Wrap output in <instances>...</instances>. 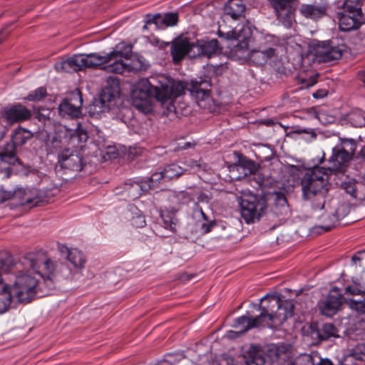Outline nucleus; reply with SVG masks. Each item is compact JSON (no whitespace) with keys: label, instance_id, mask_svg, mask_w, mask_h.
Masks as SVG:
<instances>
[{"label":"nucleus","instance_id":"nucleus-13","mask_svg":"<svg viewBox=\"0 0 365 365\" xmlns=\"http://www.w3.org/2000/svg\"><path fill=\"white\" fill-rule=\"evenodd\" d=\"M113 51H118V55L109 59L110 64L104 67V68L110 73H123L125 71H130L134 69L129 63L125 61L129 60L132 48L130 46L124 43H119L116 46L115 49Z\"/></svg>","mask_w":365,"mask_h":365},{"label":"nucleus","instance_id":"nucleus-48","mask_svg":"<svg viewBox=\"0 0 365 365\" xmlns=\"http://www.w3.org/2000/svg\"><path fill=\"white\" fill-rule=\"evenodd\" d=\"M289 171L292 173H302V170L301 169V168L298 167V166H296V165H291L289 166Z\"/></svg>","mask_w":365,"mask_h":365},{"label":"nucleus","instance_id":"nucleus-53","mask_svg":"<svg viewBox=\"0 0 365 365\" xmlns=\"http://www.w3.org/2000/svg\"><path fill=\"white\" fill-rule=\"evenodd\" d=\"M351 307H354L356 309H359L360 307H361V302L351 303Z\"/></svg>","mask_w":365,"mask_h":365},{"label":"nucleus","instance_id":"nucleus-56","mask_svg":"<svg viewBox=\"0 0 365 365\" xmlns=\"http://www.w3.org/2000/svg\"><path fill=\"white\" fill-rule=\"evenodd\" d=\"M364 123V119H361L359 122L354 123L356 126H361Z\"/></svg>","mask_w":365,"mask_h":365},{"label":"nucleus","instance_id":"nucleus-35","mask_svg":"<svg viewBox=\"0 0 365 365\" xmlns=\"http://www.w3.org/2000/svg\"><path fill=\"white\" fill-rule=\"evenodd\" d=\"M160 215L163 222V227L167 230L175 232L177 220L174 214L169 213L167 210H163Z\"/></svg>","mask_w":365,"mask_h":365},{"label":"nucleus","instance_id":"nucleus-6","mask_svg":"<svg viewBox=\"0 0 365 365\" xmlns=\"http://www.w3.org/2000/svg\"><path fill=\"white\" fill-rule=\"evenodd\" d=\"M118 51H111L106 55L96 53L76 54L65 61L56 62L54 65L57 71H77L86 68H93L108 63L109 59L118 55Z\"/></svg>","mask_w":365,"mask_h":365},{"label":"nucleus","instance_id":"nucleus-50","mask_svg":"<svg viewBox=\"0 0 365 365\" xmlns=\"http://www.w3.org/2000/svg\"><path fill=\"white\" fill-rule=\"evenodd\" d=\"M312 112L315 118L318 119L320 121H322V114L317 113V111L314 109L312 110Z\"/></svg>","mask_w":365,"mask_h":365},{"label":"nucleus","instance_id":"nucleus-14","mask_svg":"<svg viewBox=\"0 0 365 365\" xmlns=\"http://www.w3.org/2000/svg\"><path fill=\"white\" fill-rule=\"evenodd\" d=\"M171 54L175 62L180 61L186 55L190 58L203 56L202 42L190 43L186 39L178 41L171 48Z\"/></svg>","mask_w":365,"mask_h":365},{"label":"nucleus","instance_id":"nucleus-45","mask_svg":"<svg viewBox=\"0 0 365 365\" xmlns=\"http://www.w3.org/2000/svg\"><path fill=\"white\" fill-rule=\"evenodd\" d=\"M12 195L13 193L11 191H6L1 188L0 189V202L9 199Z\"/></svg>","mask_w":365,"mask_h":365},{"label":"nucleus","instance_id":"nucleus-58","mask_svg":"<svg viewBox=\"0 0 365 365\" xmlns=\"http://www.w3.org/2000/svg\"><path fill=\"white\" fill-rule=\"evenodd\" d=\"M356 259H357V260H359V257H356V256H354V257H352V260H353V261H356Z\"/></svg>","mask_w":365,"mask_h":365},{"label":"nucleus","instance_id":"nucleus-10","mask_svg":"<svg viewBox=\"0 0 365 365\" xmlns=\"http://www.w3.org/2000/svg\"><path fill=\"white\" fill-rule=\"evenodd\" d=\"M55 126L54 133L48 132L47 129L45 140L46 143H51L56 146L58 143L71 141L72 143H84L88 139L86 131L81 126H78L75 130L68 128L63 125H56Z\"/></svg>","mask_w":365,"mask_h":365},{"label":"nucleus","instance_id":"nucleus-23","mask_svg":"<svg viewBox=\"0 0 365 365\" xmlns=\"http://www.w3.org/2000/svg\"><path fill=\"white\" fill-rule=\"evenodd\" d=\"M193 219H196L195 232L201 235L210 232L215 225L212 221H209L206 218L202 207L197 204H195Z\"/></svg>","mask_w":365,"mask_h":365},{"label":"nucleus","instance_id":"nucleus-3","mask_svg":"<svg viewBox=\"0 0 365 365\" xmlns=\"http://www.w3.org/2000/svg\"><path fill=\"white\" fill-rule=\"evenodd\" d=\"M261 301L262 303L267 302V305L260 306V315L255 317L243 315L236 319L233 324L236 330H230L227 332L229 339L238 337L248 330L259 326L271 329L277 328L293 314L292 302L282 300L278 294H267Z\"/></svg>","mask_w":365,"mask_h":365},{"label":"nucleus","instance_id":"nucleus-29","mask_svg":"<svg viewBox=\"0 0 365 365\" xmlns=\"http://www.w3.org/2000/svg\"><path fill=\"white\" fill-rule=\"evenodd\" d=\"M311 336L313 339L319 341L339 336L336 328L332 324L329 323L324 324L321 329H313Z\"/></svg>","mask_w":365,"mask_h":365},{"label":"nucleus","instance_id":"nucleus-38","mask_svg":"<svg viewBox=\"0 0 365 365\" xmlns=\"http://www.w3.org/2000/svg\"><path fill=\"white\" fill-rule=\"evenodd\" d=\"M247 365H264V357L259 353L255 352L250 355L246 361Z\"/></svg>","mask_w":365,"mask_h":365},{"label":"nucleus","instance_id":"nucleus-7","mask_svg":"<svg viewBox=\"0 0 365 365\" xmlns=\"http://www.w3.org/2000/svg\"><path fill=\"white\" fill-rule=\"evenodd\" d=\"M67 260L72 267L61 263H53V268H50L56 284L63 279L78 280L82 277V269L86 264L83 252L78 249L68 250Z\"/></svg>","mask_w":365,"mask_h":365},{"label":"nucleus","instance_id":"nucleus-52","mask_svg":"<svg viewBox=\"0 0 365 365\" xmlns=\"http://www.w3.org/2000/svg\"><path fill=\"white\" fill-rule=\"evenodd\" d=\"M5 134V130L4 128H0V140L3 138ZM0 152H2V149H0Z\"/></svg>","mask_w":365,"mask_h":365},{"label":"nucleus","instance_id":"nucleus-34","mask_svg":"<svg viewBox=\"0 0 365 365\" xmlns=\"http://www.w3.org/2000/svg\"><path fill=\"white\" fill-rule=\"evenodd\" d=\"M30 195L26 194V197L24 199V203L27 205H31L34 206H38L40 202H43V195L41 192L37 190H33L29 191Z\"/></svg>","mask_w":365,"mask_h":365},{"label":"nucleus","instance_id":"nucleus-54","mask_svg":"<svg viewBox=\"0 0 365 365\" xmlns=\"http://www.w3.org/2000/svg\"><path fill=\"white\" fill-rule=\"evenodd\" d=\"M365 76V71H361L359 72V77L362 79V81H365V79H364V76Z\"/></svg>","mask_w":365,"mask_h":365},{"label":"nucleus","instance_id":"nucleus-41","mask_svg":"<svg viewBox=\"0 0 365 365\" xmlns=\"http://www.w3.org/2000/svg\"><path fill=\"white\" fill-rule=\"evenodd\" d=\"M299 81L302 83V88H309L313 86L317 83V76H310L308 78H301Z\"/></svg>","mask_w":365,"mask_h":365},{"label":"nucleus","instance_id":"nucleus-31","mask_svg":"<svg viewBox=\"0 0 365 365\" xmlns=\"http://www.w3.org/2000/svg\"><path fill=\"white\" fill-rule=\"evenodd\" d=\"M341 12L354 15V16H361V8L360 0H345L343 3Z\"/></svg>","mask_w":365,"mask_h":365},{"label":"nucleus","instance_id":"nucleus-20","mask_svg":"<svg viewBox=\"0 0 365 365\" xmlns=\"http://www.w3.org/2000/svg\"><path fill=\"white\" fill-rule=\"evenodd\" d=\"M342 298L341 294L333 289L327 297L319 303L321 313L327 317H332L341 305Z\"/></svg>","mask_w":365,"mask_h":365},{"label":"nucleus","instance_id":"nucleus-4","mask_svg":"<svg viewBox=\"0 0 365 365\" xmlns=\"http://www.w3.org/2000/svg\"><path fill=\"white\" fill-rule=\"evenodd\" d=\"M329 169L315 166L307 169L300 180L302 197L304 200L312 201L316 210H322L324 205V197L329 190Z\"/></svg>","mask_w":365,"mask_h":365},{"label":"nucleus","instance_id":"nucleus-36","mask_svg":"<svg viewBox=\"0 0 365 365\" xmlns=\"http://www.w3.org/2000/svg\"><path fill=\"white\" fill-rule=\"evenodd\" d=\"M345 293L350 295L365 294V281H353V284L346 287Z\"/></svg>","mask_w":365,"mask_h":365},{"label":"nucleus","instance_id":"nucleus-2","mask_svg":"<svg viewBox=\"0 0 365 365\" xmlns=\"http://www.w3.org/2000/svg\"><path fill=\"white\" fill-rule=\"evenodd\" d=\"M50 268H53V263L43 255L29 253L17 263L11 257L0 261L1 275L9 274L14 297L22 303L31 302L38 289L43 290V284L48 291L55 288L56 282Z\"/></svg>","mask_w":365,"mask_h":365},{"label":"nucleus","instance_id":"nucleus-15","mask_svg":"<svg viewBox=\"0 0 365 365\" xmlns=\"http://www.w3.org/2000/svg\"><path fill=\"white\" fill-rule=\"evenodd\" d=\"M31 117V112L24 106L16 104L4 110L2 117L0 118V128L6 130L8 125L26 120Z\"/></svg>","mask_w":365,"mask_h":365},{"label":"nucleus","instance_id":"nucleus-11","mask_svg":"<svg viewBox=\"0 0 365 365\" xmlns=\"http://www.w3.org/2000/svg\"><path fill=\"white\" fill-rule=\"evenodd\" d=\"M32 137V133L26 129L19 128L11 135V142L7 143L2 152H0V160L9 165H14L18 160L16 156V147L26 143Z\"/></svg>","mask_w":365,"mask_h":365},{"label":"nucleus","instance_id":"nucleus-17","mask_svg":"<svg viewBox=\"0 0 365 365\" xmlns=\"http://www.w3.org/2000/svg\"><path fill=\"white\" fill-rule=\"evenodd\" d=\"M277 19L285 27H289L294 21V8L291 0H270Z\"/></svg>","mask_w":365,"mask_h":365},{"label":"nucleus","instance_id":"nucleus-30","mask_svg":"<svg viewBox=\"0 0 365 365\" xmlns=\"http://www.w3.org/2000/svg\"><path fill=\"white\" fill-rule=\"evenodd\" d=\"M321 356L317 351L310 354H304L298 356L291 365H319Z\"/></svg>","mask_w":365,"mask_h":365},{"label":"nucleus","instance_id":"nucleus-24","mask_svg":"<svg viewBox=\"0 0 365 365\" xmlns=\"http://www.w3.org/2000/svg\"><path fill=\"white\" fill-rule=\"evenodd\" d=\"M351 158L348 154L344 153L339 148L334 147L332 148V155L329 159L330 166L329 169V174L332 171H343L346 163Z\"/></svg>","mask_w":365,"mask_h":365},{"label":"nucleus","instance_id":"nucleus-27","mask_svg":"<svg viewBox=\"0 0 365 365\" xmlns=\"http://www.w3.org/2000/svg\"><path fill=\"white\" fill-rule=\"evenodd\" d=\"M154 185L155 183H152L149 178L148 180L146 181L133 182L129 185H126L125 191L131 199H136L139 197L143 192L150 189Z\"/></svg>","mask_w":365,"mask_h":365},{"label":"nucleus","instance_id":"nucleus-12","mask_svg":"<svg viewBox=\"0 0 365 365\" xmlns=\"http://www.w3.org/2000/svg\"><path fill=\"white\" fill-rule=\"evenodd\" d=\"M119 96L118 86L114 87L106 86L99 96L89 108L90 115L95 118H100L103 113L110 110L115 105V98Z\"/></svg>","mask_w":365,"mask_h":365},{"label":"nucleus","instance_id":"nucleus-32","mask_svg":"<svg viewBox=\"0 0 365 365\" xmlns=\"http://www.w3.org/2000/svg\"><path fill=\"white\" fill-rule=\"evenodd\" d=\"M334 147L352 157L356 148V143L351 138H338V143Z\"/></svg>","mask_w":365,"mask_h":365},{"label":"nucleus","instance_id":"nucleus-43","mask_svg":"<svg viewBox=\"0 0 365 365\" xmlns=\"http://www.w3.org/2000/svg\"><path fill=\"white\" fill-rule=\"evenodd\" d=\"M183 164L185 165L186 170L187 168H199L201 165L200 161L194 160H189L183 163Z\"/></svg>","mask_w":365,"mask_h":365},{"label":"nucleus","instance_id":"nucleus-42","mask_svg":"<svg viewBox=\"0 0 365 365\" xmlns=\"http://www.w3.org/2000/svg\"><path fill=\"white\" fill-rule=\"evenodd\" d=\"M272 195L278 205L284 206L287 204V200L284 194L275 192L272 194Z\"/></svg>","mask_w":365,"mask_h":365},{"label":"nucleus","instance_id":"nucleus-26","mask_svg":"<svg viewBox=\"0 0 365 365\" xmlns=\"http://www.w3.org/2000/svg\"><path fill=\"white\" fill-rule=\"evenodd\" d=\"M343 365H365V345L359 344L352 349L342 361Z\"/></svg>","mask_w":365,"mask_h":365},{"label":"nucleus","instance_id":"nucleus-59","mask_svg":"<svg viewBox=\"0 0 365 365\" xmlns=\"http://www.w3.org/2000/svg\"><path fill=\"white\" fill-rule=\"evenodd\" d=\"M189 145H190V143H187L185 144V145L183 147V148H187L189 147Z\"/></svg>","mask_w":365,"mask_h":365},{"label":"nucleus","instance_id":"nucleus-51","mask_svg":"<svg viewBox=\"0 0 365 365\" xmlns=\"http://www.w3.org/2000/svg\"><path fill=\"white\" fill-rule=\"evenodd\" d=\"M3 174L4 178H9L10 176V168H5Z\"/></svg>","mask_w":365,"mask_h":365},{"label":"nucleus","instance_id":"nucleus-19","mask_svg":"<svg viewBox=\"0 0 365 365\" xmlns=\"http://www.w3.org/2000/svg\"><path fill=\"white\" fill-rule=\"evenodd\" d=\"M186 171V168L177 163L166 165L162 170L152 174L150 180L152 183H159L161 181H168L178 178Z\"/></svg>","mask_w":365,"mask_h":365},{"label":"nucleus","instance_id":"nucleus-25","mask_svg":"<svg viewBox=\"0 0 365 365\" xmlns=\"http://www.w3.org/2000/svg\"><path fill=\"white\" fill-rule=\"evenodd\" d=\"M327 5L302 4L300 6V14L308 19L313 20L322 18L326 14Z\"/></svg>","mask_w":365,"mask_h":365},{"label":"nucleus","instance_id":"nucleus-39","mask_svg":"<svg viewBox=\"0 0 365 365\" xmlns=\"http://www.w3.org/2000/svg\"><path fill=\"white\" fill-rule=\"evenodd\" d=\"M46 96V88L40 87L29 93L26 98L30 101H39L42 100Z\"/></svg>","mask_w":365,"mask_h":365},{"label":"nucleus","instance_id":"nucleus-47","mask_svg":"<svg viewBox=\"0 0 365 365\" xmlns=\"http://www.w3.org/2000/svg\"><path fill=\"white\" fill-rule=\"evenodd\" d=\"M338 220L339 219L335 215H332L331 218L330 219V224L325 227L326 230H329L334 227Z\"/></svg>","mask_w":365,"mask_h":365},{"label":"nucleus","instance_id":"nucleus-37","mask_svg":"<svg viewBox=\"0 0 365 365\" xmlns=\"http://www.w3.org/2000/svg\"><path fill=\"white\" fill-rule=\"evenodd\" d=\"M133 210V216L132 217L131 223L136 227H143L145 225V220L141 212L135 208H131Z\"/></svg>","mask_w":365,"mask_h":365},{"label":"nucleus","instance_id":"nucleus-28","mask_svg":"<svg viewBox=\"0 0 365 365\" xmlns=\"http://www.w3.org/2000/svg\"><path fill=\"white\" fill-rule=\"evenodd\" d=\"M360 16H354L352 14L344 12H338L339 26L341 31H349L357 29L359 26Z\"/></svg>","mask_w":365,"mask_h":365},{"label":"nucleus","instance_id":"nucleus-40","mask_svg":"<svg viewBox=\"0 0 365 365\" xmlns=\"http://www.w3.org/2000/svg\"><path fill=\"white\" fill-rule=\"evenodd\" d=\"M51 111L48 109H42L37 113V118L40 121L44 123L45 128H47L51 124V121L49 118Z\"/></svg>","mask_w":365,"mask_h":365},{"label":"nucleus","instance_id":"nucleus-55","mask_svg":"<svg viewBox=\"0 0 365 365\" xmlns=\"http://www.w3.org/2000/svg\"><path fill=\"white\" fill-rule=\"evenodd\" d=\"M156 365H170V364L168 363V361L167 360H165V361H162L159 362Z\"/></svg>","mask_w":365,"mask_h":365},{"label":"nucleus","instance_id":"nucleus-22","mask_svg":"<svg viewBox=\"0 0 365 365\" xmlns=\"http://www.w3.org/2000/svg\"><path fill=\"white\" fill-rule=\"evenodd\" d=\"M58 163L62 168L79 171L82 168L81 157L68 149L63 150L58 156Z\"/></svg>","mask_w":365,"mask_h":365},{"label":"nucleus","instance_id":"nucleus-46","mask_svg":"<svg viewBox=\"0 0 365 365\" xmlns=\"http://www.w3.org/2000/svg\"><path fill=\"white\" fill-rule=\"evenodd\" d=\"M328 94V91L326 90V89H321V90H319L314 93H313L312 94V96L314 98H322L325 96H327Z\"/></svg>","mask_w":365,"mask_h":365},{"label":"nucleus","instance_id":"nucleus-1","mask_svg":"<svg viewBox=\"0 0 365 365\" xmlns=\"http://www.w3.org/2000/svg\"><path fill=\"white\" fill-rule=\"evenodd\" d=\"M202 83V81L192 80L190 87H187L185 82L166 76H158L150 79L140 78L133 85L131 101L139 111L150 113L153 111L151 98H153L168 113H175V100L183 95L185 89H188L198 101L210 98L207 90L201 87Z\"/></svg>","mask_w":365,"mask_h":365},{"label":"nucleus","instance_id":"nucleus-16","mask_svg":"<svg viewBox=\"0 0 365 365\" xmlns=\"http://www.w3.org/2000/svg\"><path fill=\"white\" fill-rule=\"evenodd\" d=\"M82 98L79 91L71 93L69 98L63 100L58 106L59 115L66 118H76L81 115Z\"/></svg>","mask_w":365,"mask_h":365},{"label":"nucleus","instance_id":"nucleus-57","mask_svg":"<svg viewBox=\"0 0 365 365\" xmlns=\"http://www.w3.org/2000/svg\"><path fill=\"white\" fill-rule=\"evenodd\" d=\"M360 153L362 157L365 158V145L361 148Z\"/></svg>","mask_w":365,"mask_h":365},{"label":"nucleus","instance_id":"nucleus-49","mask_svg":"<svg viewBox=\"0 0 365 365\" xmlns=\"http://www.w3.org/2000/svg\"><path fill=\"white\" fill-rule=\"evenodd\" d=\"M319 365H334L332 362L329 359H323L321 358V362L319 364Z\"/></svg>","mask_w":365,"mask_h":365},{"label":"nucleus","instance_id":"nucleus-18","mask_svg":"<svg viewBox=\"0 0 365 365\" xmlns=\"http://www.w3.org/2000/svg\"><path fill=\"white\" fill-rule=\"evenodd\" d=\"M178 21V15L176 13H168L163 16L159 14L153 16L148 15L143 29H146L148 27H151L153 29H164L169 26H175Z\"/></svg>","mask_w":365,"mask_h":365},{"label":"nucleus","instance_id":"nucleus-44","mask_svg":"<svg viewBox=\"0 0 365 365\" xmlns=\"http://www.w3.org/2000/svg\"><path fill=\"white\" fill-rule=\"evenodd\" d=\"M344 189L347 193L354 197H356L355 195V185L354 183L349 182L344 184Z\"/></svg>","mask_w":365,"mask_h":365},{"label":"nucleus","instance_id":"nucleus-9","mask_svg":"<svg viewBox=\"0 0 365 365\" xmlns=\"http://www.w3.org/2000/svg\"><path fill=\"white\" fill-rule=\"evenodd\" d=\"M241 215L247 224L253 223L262 216L266 210L267 202L264 197L250 192H244L239 199Z\"/></svg>","mask_w":365,"mask_h":365},{"label":"nucleus","instance_id":"nucleus-33","mask_svg":"<svg viewBox=\"0 0 365 365\" xmlns=\"http://www.w3.org/2000/svg\"><path fill=\"white\" fill-rule=\"evenodd\" d=\"M203 48V56L210 57L211 56L217 53L220 51V46L217 39H211L202 42Z\"/></svg>","mask_w":365,"mask_h":365},{"label":"nucleus","instance_id":"nucleus-5","mask_svg":"<svg viewBox=\"0 0 365 365\" xmlns=\"http://www.w3.org/2000/svg\"><path fill=\"white\" fill-rule=\"evenodd\" d=\"M252 35V26H242L234 31L235 40L229 43L231 52L236 57L250 61L255 65H263L275 55V48L269 47L249 50L248 46Z\"/></svg>","mask_w":365,"mask_h":365},{"label":"nucleus","instance_id":"nucleus-8","mask_svg":"<svg viewBox=\"0 0 365 365\" xmlns=\"http://www.w3.org/2000/svg\"><path fill=\"white\" fill-rule=\"evenodd\" d=\"M245 11V6L242 0H229L224 9V14L222 21L219 22L217 34L220 38H224L229 42L235 40L234 31L242 26H252L250 23L239 24L232 28L228 26L227 23L232 20H236L243 16Z\"/></svg>","mask_w":365,"mask_h":365},{"label":"nucleus","instance_id":"nucleus-21","mask_svg":"<svg viewBox=\"0 0 365 365\" xmlns=\"http://www.w3.org/2000/svg\"><path fill=\"white\" fill-rule=\"evenodd\" d=\"M344 49L339 46H332L330 43L322 42L316 48V56L319 61L329 62L339 59Z\"/></svg>","mask_w":365,"mask_h":365}]
</instances>
